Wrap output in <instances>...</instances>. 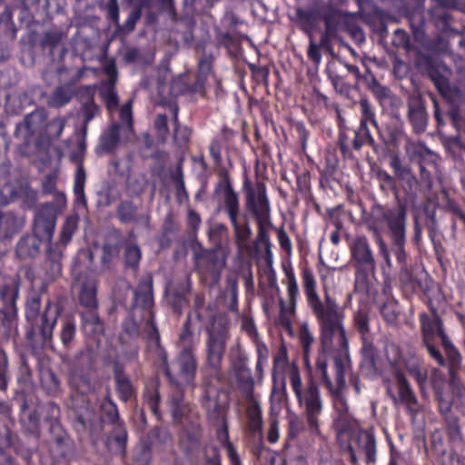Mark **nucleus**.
<instances>
[{
    "label": "nucleus",
    "mask_w": 465,
    "mask_h": 465,
    "mask_svg": "<svg viewBox=\"0 0 465 465\" xmlns=\"http://www.w3.org/2000/svg\"><path fill=\"white\" fill-rule=\"evenodd\" d=\"M98 413L91 405L87 395H74L71 398L69 415L74 430L79 435L88 434L92 444L100 440L104 424L114 425L121 422L116 402L112 398L110 389L99 404Z\"/></svg>",
    "instance_id": "nucleus-1"
},
{
    "label": "nucleus",
    "mask_w": 465,
    "mask_h": 465,
    "mask_svg": "<svg viewBox=\"0 0 465 465\" xmlns=\"http://www.w3.org/2000/svg\"><path fill=\"white\" fill-rule=\"evenodd\" d=\"M41 305V294L36 292L29 295L25 304V339L34 353L40 352L53 342L54 330L63 311L59 302L50 299L42 312Z\"/></svg>",
    "instance_id": "nucleus-2"
},
{
    "label": "nucleus",
    "mask_w": 465,
    "mask_h": 465,
    "mask_svg": "<svg viewBox=\"0 0 465 465\" xmlns=\"http://www.w3.org/2000/svg\"><path fill=\"white\" fill-rule=\"evenodd\" d=\"M66 195L58 193L54 203L39 204L34 213L33 232L20 237L15 245V255L21 261L35 259L44 242L53 240L58 213L66 206Z\"/></svg>",
    "instance_id": "nucleus-3"
},
{
    "label": "nucleus",
    "mask_w": 465,
    "mask_h": 465,
    "mask_svg": "<svg viewBox=\"0 0 465 465\" xmlns=\"http://www.w3.org/2000/svg\"><path fill=\"white\" fill-rule=\"evenodd\" d=\"M64 33L53 28L43 33L29 30L22 35L20 43L23 59L27 58L29 64H35L41 57H47L51 62L62 61L67 52L63 44Z\"/></svg>",
    "instance_id": "nucleus-4"
},
{
    "label": "nucleus",
    "mask_w": 465,
    "mask_h": 465,
    "mask_svg": "<svg viewBox=\"0 0 465 465\" xmlns=\"http://www.w3.org/2000/svg\"><path fill=\"white\" fill-rule=\"evenodd\" d=\"M242 191L245 193V207L253 215L258 226V240L264 246H272L267 226H272L271 221V205L267 195L266 184L256 181L253 186L248 176L247 170L243 172Z\"/></svg>",
    "instance_id": "nucleus-5"
},
{
    "label": "nucleus",
    "mask_w": 465,
    "mask_h": 465,
    "mask_svg": "<svg viewBox=\"0 0 465 465\" xmlns=\"http://www.w3.org/2000/svg\"><path fill=\"white\" fill-rule=\"evenodd\" d=\"M154 305L153 301V281L151 274L143 275L139 280L134 291V297L127 311L126 317L121 323L120 340L136 341L141 335V322L143 321V313L137 320L135 311L141 309L143 312L152 311Z\"/></svg>",
    "instance_id": "nucleus-6"
},
{
    "label": "nucleus",
    "mask_w": 465,
    "mask_h": 465,
    "mask_svg": "<svg viewBox=\"0 0 465 465\" xmlns=\"http://www.w3.org/2000/svg\"><path fill=\"white\" fill-rule=\"evenodd\" d=\"M438 340L440 342L444 355L438 351V365L446 367L448 377L438 371V382L446 381L453 396L460 397L465 391L459 371L461 369L462 356L459 349L444 331L443 322L438 316Z\"/></svg>",
    "instance_id": "nucleus-7"
},
{
    "label": "nucleus",
    "mask_w": 465,
    "mask_h": 465,
    "mask_svg": "<svg viewBox=\"0 0 465 465\" xmlns=\"http://www.w3.org/2000/svg\"><path fill=\"white\" fill-rule=\"evenodd\" d=\"M443 45L444 39L438 34V94L447 104V115L453 126L458 128L463 122L461 107L465 105V92L456 84H452L448 77L451 74V70L440 56Z\"/></svg>",
    "instance_id": "nucleus-8"
},
{
    "label": "nucleus",
    "mask_w": 465,
    "mask_h": 465,
    "mask_svg": "<svg viewBox=\"0 0 465 465\" xmlns=\"http://www.w3.org/2000/svg\"><path fill=\"white\" fill-rule=\"evenodd\" d=\"M21 278L14 274L5 291L0 297V344L16 342L19 337V299Z\"/></svg>",
    "instance_id": "nucleus-9"
},
{
    "label": "nucleus",
    "mask_w": 465,
    "mask_h": 465,
    "mask_svg": "<svg viewBox=\"0 0 465 465\" xmlns=\"http://www.w3.org/2000/svg\"><path fill=\"white\" fill-rule=\"evenodd\" d=\"M433 279L423 272L420 278L417 280V288L421 292V300L427 303L430 314L426 312L419 314L420 328L423 344L431 358L436 360V306L433 303Z\"/></svg>",
    "instance_id": "nucleus-10"
},
{
    "label": "nucleus",
    "mask_w": 465,
    "mask_h": 465,
    "mask_svg": "<svg viewBox=\"0 0 465 465\" xmlns=\"http://www.w3.org/2000/svg\"><path fill=\"white\" fill-rule=\"evenodd\" d=\"M79 215L77 213L68 215L61 228L59 241L47 242L44 269L48 277L54 279L62 274V259L65 246L71 242L74 233L78 227Z\"/></svg>",
    "instance_id": "nucleus-11"
},
{
    "label": "nucleus",
    "mask_w": 465,
    "mask_h": 465,
    "mask_svg": "<svg viewBox=\"0 0 465 465\" xmlns=\"http://www.w3.org/2000/svg\"><path fill=\"white\" fill-rule=\"evenodd\" d=\"M424 20L418 25L411 24L413 37L420 44L415 52V66L417 70L427 74L436 86V38L429 37L424 30Z\"/></svg>",
    "instance_id": "nucleus-12"
},
{
    "label": "nucleus",
    "mask_w": 465,
    "mask_h": 465,
    "mask_svg": "<svg viewBox=\"0 0 465 465\" xmlns=\"http://www.w3.org/2000/svg\"><path fill=\"white\" fill-rule=\"evenodd\" d=\"M289 378L292 389L295 394L299 405H305L306 413H322V401L318 383L310 374L306 381V389L303 391V384L300 374V369L295 361L290 367Z\"/></svg>",
    "instance_id": "nucleus-13"
},
{
    "label": "nucleus",
    "mask_w": 465,
    "mask_h": 465,
    "mask_svg": "<svg viewBox=\"0 0 465 465\" xmlns=\"http://www.w3.org/2000/svg\"><path fill=\"white\" fill-rule=\"evenodd\" d=\"M15 402L19 405V422L23 435L28 438L25 444H35L36 452L39 447L40 431V413L38 408L32 406V400L23 395L15 399Z\"/></svg>",
    "instance_id": "nucleus-14"
},
{
    "label": "nucleus",
    "mask_w": 465,
    "mask_h": 465,
    "mask_svg": "<svg viewBox=\"0 0 465 465\" xmlns=\"http://www.w3.org/2000/svg\"><path fill=\"white\" fill-rule=\"evenodd\" d=\"M60 361L68 367L71 374L76 378L87 391H92L94 385L92 381V361L90 354L84 350H78L74 355L61 353Z\"/></svg>",
    "instance_id": "nucleus-15"
},
{
    "label": "nucleus",
    "mask_w": 465,
    "mask_h": 465,
    "mask_svg": "<svg viewBox=\"0 0 465 465\" xmlns=\"http://www.w3.org/2000/svg\"><path fill=\"white\" fill-rule=\"evenodd\" d=\"M8 449H13L25 465H35L33 456L36 453L35 444H25L16 435H14L10 427L0 420V455H5Z\"/></svg>",
    "instance_id": "nucleus-16"
},
{
    "label": "nucleus",
    "mask_w": 465,
    "mask_h": 465,
    "mask_svg": "<svg viewBox=\"0 0 465 465\" xmlns=\"http://www.w3.org/2000/svg\"><path fill=\"white\" fill-rule=\"evenodd\" d=\"M341 322L339 318L329 316L321 323V345L316 358V367L321 371H326L328 368V354L334 349L332 343L339 333Z\"/></svg>",
    "instance_id": "nucleus-17"
},
{
    "label": "nucleus",
    "mask_w": 465,
    "mask_h": 465,
    "mask_svg": "<svg viewBox=\"0 0 465 465\" xmlns=\"http://www.w3.org/2000/svg\"><path fill=\"white\" fill-rule=\"evenodd\" d=\"M45 120V114L44 111L35 109L27 114L23 121L16 124L14 136L21 141L18 150L22 155H29L31 153V144L36 132V124H41Z\"/></svg>",
    "instance_id": "nucleus-18"
},
{
    "label": "nucleus",
    "mask_w": 465,
    "mask_h": 465,
    "mask_svg": "<svg viewBox=\"0 0 465 465\" xmlns=\"http://www.w3.org/2000/svg\"><path fill=\"white\" fill-rule=\"evenodd\" d=\"M47 445L52 459L55 461L67 460L74 451V442L62 424L48 428Z\"/></svg>",
    "instance_id": "nucleus-19"
},
{
    "label": "nucleus",
    "mask_w": 465,
    "mask_h": 465,
    "mask_svg": "<svg viewBox=\"0 0 465 465\" xmlns=\"http://www.w3.org/2000/svg\"><path fill=\"white\" fill-rule=\"evenodd\" d=\"M114 391L118 400L123 403L129 402L137 394V390L130 375L125 371L123 361L114 358L111 361Z\"/></svg>",
    "instance_id": "nucleus-20"
},
{
    "label": "nucleus",
    "mask_w": 465,
    "mask_h": 465,
    "mask_svg": "<svg viewBox=\"0 0 465 465\" xmlns=\"http://www.w3.org/2000/svg\"><path fill=\"white\" fill-rule=\"evenodd\" d=\"M226 339L222 331H209L206 340V368L213 372L222 369V361L225 353Z\"/></svg>",
    "instance_id": "nucleus-21"
},
{
    "label": "nucleus",
    "mask_w": 465,
    "mask_h": 465,
    "mask_svg": "<svg viewBox=\"0 0 465 465\" xmlns=\"http://www.w3.org/2000/svg\"><path fill=\"white\" fill-rule=\"evenodd\" d=\"M139 209L140 205H137L133 200H121L115 210L116 218L123 224L134 223L149 230L151 228L150 212H139Z\"/></svg>",
    "instance_id": "nucleus-22"
},
{
    "label": "nucleus",
    "mask_w": 465,
    "mask_h": 465,
    "mask_svg": "<svg viewBox=\"0 0 465 465\" xmlns=\"http://www.w3.org/2000/svg\"><path fill=\"white\" fill-rule=\"evenodd\" d=\"M84 154L78 151L72 152L70 154L71 161L76 164L74 177V209L77 211L87 210V197L85 195L84 187L86 182V173L84 167Z\"/></svg>",
    "instance_id": "nucleus-23"
},
{
    "label": "nucleus",
    "mask_w": 465,
    "mask_h": 465,
    "mask_svg": "<svg viewBox=\"0 0 465 465\" xmlns=\"http://www.w3.org/2000/svg\"><path fill=\"white\" fill-rule=\"evenodd\" d=\"M17 28L12 19L9 6H5L0 13V64L11 57L13 45L15 40Z\"/></svg>",
    "instance_id": "nucleus-24"
},
{
    "label": "nucleus",
    "mask_w": 465,
    "mask_h": 465,
    "mask_svg": "<svg viewBox=\"0 0 465 465\" xmlns=\"http://www.w3.org/2000/svg\"><path fill=\"white\" fill-rule=\"evenodd\" d=\"M222 390L212 383L206 384L200 399L201 406L205 411L206 418L210 421L223 420L224 425V407L220 401Z\"/></svg>",
    "instance_id": "nucleus-25"
},
{
    "label": "nucleus",
    "mask_w": 465,
    "mask_h": 465,
    "mask_svg": "<svg viewBox=\"0 0 465 465\" xmlns=\"http://www.w3.org/2000/svg\"><path fill=\"white\" fill-rule=\"evenodd\" d=\"M451 401H444L442 392L438 385V408L443 415L446 433L452 447H458L463 440L459 418L451 411Z\"/></svg>",
    "instance_id": "nucleus-26"
},
{
    "label": "nucleus",
    "mask_w": 465,
    "mask_h": 465,
    "mask_svg": "<svg viewBox=\"0 0 465 465\" xmlns=\"http://www.w3.org/2000/svg\"><path fill=\"white\" fill-rule=\"evenodd\" d=\"M194 345L192 342L184 344L175 357L178 366V376L187 384L194 381L198 368V360L194 352Z\"/></svg>",
    "instance_id": "nucleus-27"
},
{
    "label": "nucleus",
    "mask_w": 465,
    "mask_h": 465,
    "mask_svg": "<svg viewBox=\"0 0 465 465\" xmlns=\"http://www.w3.org/2000/svg\"><path fill=\"white\" fill-rule=\"evenodd\" d=\"M218 168V174L223 179L224 183L223 182L217 183L214 193H219L222 189L223 190L225 211L229 219L232 220L233 223H236V217H238L240 211L239 196L232 188L228 170L223 167V164Z\"/></svg>",
    "instance_id": "nucleus-28"
},
{
    "label": "nucleus",
    "mask_w": 465,
    "mask_h": 465,
    "mask_svg": "<svg viewBox=\"0 0 465 465\" xmlns=\"http://www.w3.org/2000/svg\"><path fill=\"white\" fill-rule=\"evenodd\" d=\"M81 330L84 336L94 343H100L104 336V322L95 310H84L79 312Z\"/></svg>",
    "instance_id": "nucleus-29"
},
{
    "label": "nucleus",
    "mask_w": 465,
    "mask_h": 465,
    "mask_svg": "<svg viewBox=\"0 0 465 465\" xmlns=\"http://www.w3.org/2000/svg\"><path fill=\"white\" fill-rule=\"evenodd\" d=\"M408 119L414 133L425 132L428 125V114L425 101L420 94H412L408 99Z\"/></svg>",
    "instance_id": "nucleus-30"
},
{
    "label": "nucleus",
    "mask_w": 465,
    "mask_h": 465,
    "mask_svg": "<svg viewBox=\"0 0 465 465\" xmlns=\"http://www.w3.org/2000/svg\"><path fill=\"white\" fill-rule=\"evenodd\" d=\"M397 200V206L389 208L386 223L391 231V240L402 242L406 238L407 205L400 199Z\"/></svg>",
    "instance_id": "nucleus-31"
},
{
    "label": "nucleus",
    "mask_w": 465,
    "mask_h": 465,
    "mask_svg": "<svg viewBox=\"0 0 465 465\" xmlns=\"http://www.w3.org/2000/svg\"><path fill=\"white\" fill-rule=\"evenodd\" d=\"M25 216L20 212L0 211V238L10 242L25 226Z\"/></svg>",
    "instance_id": "nucleus-32"
},
{
    "label": "nucleus",
    "mask_w": 465,
    "mask_h": 465,
    "mask_svg": "<svg viewBox=\"0 0 465 465\" xmlns=\"http://www.w3.org/2000/svg\"><path fill=\"white\" fill-rule=\"evenodd\" d=\"M191 291L190 283H178L174 287L164 290V302L177 316L183 314V309L189 304L187 294Z\"/></svg>",
    "instance_id": "nucleus-33"
},
{
    "label": "nucleus",
    "mask_w": 465,
    "mask_h": 465,
    "mask_svg": "<svg viewBox=\"0 0 465 465\" xmlns=\"http://www.w3.org/2000/svg\"><path fill=\"white\" fill-rule=\"evenodd\" d=\"M336 344L337 348L332 350L335 372L345 373L346 364L351 365V361L349 350V340L342 322H341L339 333L336 336Z\"/></svg>",
    "instance_id": "nucleus-34"
},
{
    "label": "nucleus",
    "mask_w": 465,
    "mask_h": 465,
    "mask_svg": "<svg viewBox=\"0 0 465 465\" xmlns=\"http://www.w3.org/2000/svg\"><path fill=\"white\" fill-rule=\"evenodd\" d=\"M438 209L450 215L453 230H456L460 225H462L465 229V213L462 212L460 204L450 197L445 189L438 191Z\"/></svg>",
    "instance_id": "nucleus-35"
},
{
    "label": "nucleus",
    "mask_w": 465,
    "mask_h": 465,
    "mask_svg": "<svg viewBox=\"0 0 465 465\" xmlns=\"http://www.w3.org/2000/svg\"><path fill=\"white\" fill-rule=\"evenodd\" d=\"M125 242L126 237L118 230L114 231L106 237L103 244L101 257V262L104 266L108 267L114 259L119 257Z\"/></svg>",
    "instance_id": "nucleus-36"
},
{
    "label": "nucleus",
    "mask_w": 465,
    "mask_h": 465,
    "mask_svg": "<svg viewBox=\"0 0 465 465\" xmlns=\"http://www.w3.org/2000/svg\"><path fill=\"white\" fill-rule=\"evenodd\" d=\"M76 322L73 316H66L61 321V327L59 331V339L62 343V348L59 351H53L60 358L61 353L65 352L71 355L72 350L74 348L76 343Z\"/></svg>",
    "instance_id": "nucleus-37"
},
{
    "label": "nucleus",
    "mask_w": 465,
    "mask_h": 465,
    "mask_svg": "<svg viewBox=\"0 0 465 465\" xmlns=\"http://www.w3.org/2000/svg\"><path fill=\"white\" fill-rule=\"evenodd\" d=\"M351 258L354 266L375 268V261L368 239L365 236L356 237L351 245Z\"/></svg>",
    "instance_id": "nucleus-38"
},
{
    "label": "nucleus",
    "mask_w": 465,
    "mask_h": 465,
    "mask_svg": "<svg viewBox=\"0 0 465 465\" xmlns=\"http://www.w3.org/2000/svg\"><path fill=\"white\" fill-rule=\"evenodd\" d=\"M11 13L18 12V19L26 26L38 23L36 16L40 12V0H13Z\"/></svg>",
    "instance_id": "nucleus-39"
},
{
    "label": "nucleus",
    "mask_w": 465,
    "mask_h": 465,
    "mask_svg": "<svg viewBox=\"0 0 465 465\" xmlns=\"http://www.w3.org/2000/svg\"><path fill=\"white\" fill-rule=\"evenodd\" d=\"M384 129L379 127L378 133L385 145L399 146L405 137L403 123L400 114H394Z\"/></svg>",
    "instance_id": "nucleus-40"
},
{
    "label": "nucleus",
    "mask_w": 465,
    "mask_h": 465,
    "mask_svg": "<svg viewBox=\"0 0 465 465\" xmlns=\"http://www.w3.org/2000/svg\"><path fill=\"white\" fill-rule=\"evenodd\" d=\"M418 215L424 217L429 229V236L436 252V202L433 198H428L427 202H422L416 208Z\"/></svg>",
    "instance_id": "nucleus-41"
},
{
    "label": "nucleus",
    "mask_w": 465,
    "mask_h": 465,
    "mask_svg": "<svg viewBox=\"0 0 465 465\" xmlns=\"http://www.w3.org/2000/svg\"><path fill=\"white\" fill-rule=\"evenodd\" d=\"M42 390L50 397H57L62 392V381L59 375L50 367L40 371Z\"/></svg>",
    "instance_id": "nucleus-42"
},
{
    "label": "nucleus",
    "mask_w": 465,
    "mask_h": 465,
    "mask_svg": "<svg viewBox=\"0 0 465 465\" xmlns=\"http://www.w3.org/2000/svg\"><path fill=\"white\" fill-rule=\"evenodd\" d=\"M295 14L301 30L312 38V31L316 29L319 21L322 18L320 10L317 8L303 9L299 7L296 9Z\"/></svg>",
    "instance_id": "nucleus-43"
},
{
    "label": "nucleus",
    "mask_w": 465,
    "mask_h": 465,
    "mask_svg": "<svg viewBox=\"0 0 465 465\" xmlns=\"http://www.w3.org/2000/svg\"><path fill=\"white\" fill-rule=\"evenodd\" d=\"M106 438L107 446H113L118 453L124 454L127 449L128 431L124 421L113 425Z\"/></svg>",
    "instance_id": "nucleus-44"
},
{
    "label": "nucleus",
    "mask_w": 465,
    "mask_h": 465,
    "mask_svg": "<svg viewBox=\"0 0 465 465\" xmlns=\"http://www.w3.org/2000/svg\"><path fill=\"white\" fill-rule=\"evenodd\" d=\"M79 304L85 310L98 309L97 284L94 281H85L82 283L79 296Z\"/></svg>",
    "instance_id": "nucleus-45"
},
{
    "label": "nucleus",
    "mask_w": 465,
    "mask_h": 465,
    "mask_svg": "<svg viewBox=\"0 0 465 465\" xmlns=\"http://www.w3.org/2000/svg\"><path fill=\"white\" fill-rule=\"evenodd\" d=\"M153 459V442L149 437L142 438L133 450V465H149Z\"/></svg>",
    "instance_id": "nucleus-46"
},
{
    "label": "nucleus",
    "mask_w": 465,
    "mask_h": 465,
    "mask_svg": "<svg viewBox=\"0 0 465 465\" xmlns=\"http://www.w3.org/2000/svg\"><path fill=\"white\" fill-rule=\"evenodd\" d=\"M95 206L97 210L102 211L111 206L121 196L117 188L110 182L104 183L101 188L96 192Z\"/></svg>",
    "instance_id": "nucleus-47"
},
{
    "label": "nucleus",
    "mask_w": 465,
    "mask_h": 465,
    "mask_svg": "<svg viewBox=\"0 0 465 465\" xmlns=\"http://www.w3.org/2000/svg\"><path fill=\"white\" fill-rule=\"evenodd\" d=\"M159 387V382L153 381L146 384L143 391V399L144 403L148 406L152 413L157 418H160L162 415L160 410L161 394Z\"/></svg>",
    "instance_id": "nucleus-48"
},
{
    "label": "nucleus",
    "mask_w": 465,
    "mask_h": 465,
    "mask_svg": "<svg viewBox=\"0 0 465 465\" xmlns=\"http://www.w3.org/2000/svg\"><path fill=\"white\" fill-rule=\"evenodd\" d=\"M124 265L127 270L137 272L142 259V251L139 245L126 238L124 246Z\"/></svg>",
    "instance_id": "nucleus-49"
},
{
    "label": "nucleus",
    "mask_w": 465,
    "mask_h": 465,
    "mask_svg": "<svg viewBox=\"0 0 465 465\" xmlns=\"http://www.w3.org/2000/svg\"><path fill=\"white\" fill-rule=\"evenodd\" d=\"M75 92L70 84H60L55 87L48 99V105L60 108L67 104L74 96Z\"/></svg>",
    "instance_id": "nucleus-50"
},
{
    "label": "nucleus",
    "mask_w": 465,
    "mask_h": 465,
    "mask_svg": "<svg viewBox=\"0 0 465 465\" xmlns=\"http://www.w3.org/2000/svg\"><path fill=\"white\" fill-rule=\"evenodd\" d=\"M399 388V401L411 411V406L417 403V399L411 388V385L404 374L399 372L396 375Z\"/></svg>",
    "instance_id": "nucleus-51"
},
{
    "label": "nucleus",
    "mask_w": 465,
    "mask_h": 465,
    "mask_svg": "<svg viewBox=\"0 0 465 465\" xmlns=\"http://www.w3.org/2000/svg\"><path fill=\"white\" fill-rule=\"evenodd\" d=\"M361 369L367 371L368 374H373L377 371V361L375 348L371 343L364 342L361 349Z\"/></svg>",
    "instance_id": "nucleus-52"
},
{
    "label": "nucleus",
    "mask_w": 465,
    "mask_h": 465,
    "mask_svg": "<svg viewBox=\"0 0 465 465\" xmlns=\"http://www.w3.org/2000/svg\"><path fill=\"white\" fill-rule=\"evenodd\" d=\"M418 185L419 191L421 194L425 196V201H428V198H433L436 201V193L432 192L433 188V178L431 172L427 169V167L422 166L420 163V179L417 180L415 185Z\"/></svg>",
    "instance_id": "nucleus-53"
},
{
    "label": "nucleus",
    "mask_w": 465,
    "mask_h": 465,
    "mask_svg": "<svg viewBox=\"0 0 465 465\" xmlns=\"http://www.w3.org/2000/svg\"><path fill=\"white\" fill-rule=\"evenodd\" d=\"M304 292L307 296L308 302L312 304L313 312L320 319L321 323L322 322V321L324 319H326L329 316L333 317V318H338L337 316H335V314H336L335 308H331V307H329V309H328V315L325 316V309H324L322 302H321V300L319 298L316 289L306 290Z\"/></svg>",
    "instance_id": "nucleus-54"
},
{
    "label": "nucleus",
    "mask_w": 465,
    "mask_h": 465,
    "mask_svg": "<svg viewBox=\"0 0 465 465\" xmlns=\"http://www.w3.org/2000/svg\"><path fill=\"white\" fill-rule=\"evenodd\" d=\"M218 437L220 438L222 446L225 449L228 460L231 465H242L240 455L233 443L230 440L227 425L225 424Z\"/></svg>",
    "instance_id": "nucleus-55"
},
{
    "label": "nucleus",
    "mask_w": 465,
    "mask_h": 465,
    "mask_svg": "<svg viewBox=\"0 0 465 465\" xmlns=\"http://www.w3.org/2000/svg\"><path fill=\"white\" fill-rule=\"evenodd\" d=\"M239 371L246 372V376L237 373L236 381L241 392L248 399L253 396L254 380L252 376L251 370L244 364L239 367Z\"/></svg>",
    "instance_id": "nucleus-56"
},
{
    "label": "nucleus",
    "mask_w": 465,
    "mask_h": 465,
    "mask_svg": "<svg viewBox=\"0 0 465 465\" xmlns=\"http://www.w3.org/2000/svg\"><path fill=\"white\" fill-rule=\"evenodd\" d=\"M213 61L214 56L213 53H207L206 50L203 49V54L197 62L195 76L207 82L209 76L213 74Z\"/></svg>",
    "instance_id": "nucleus-57"
},
{
    "label": "nucleus",
    "mask_w": 465,
    "mask_h": 465,
    "mask_svg": "<svg viewBox=\"0 0 465 465\" xmlns=\"http://www.w3.org/2000/svg\"><path fill=\"white\" fill-rule=\"evenodd\" d=\"M206 84L204 80L195 76L193 83H177L178 88L176 90L177 94H199L203 97L206 94Z\"/></svg>",
    "instance_id": "nucleus-58"
},
{
    "label": "nucleus",
    "mask_w": 465,
    "mask_h": 465,
    "mask_svg": "<svg viewBox=\"0 0 465 465\" xmlns=\"http://www.w3.org/2000/svg\"><path fill=\"white\" fill-rule=\"evenodd\" d=\"M40 410L43 414L44 422L48 424V428L54 424H61V409L57 403L52 401H46L40 406Z\"/></svg>",
    "instance_id": "nucleus-59"
},
{
    "label": "nucleus",
    "mask_w": 465,
    "mask_h": 465,
    "mask_svg": "<svg viewBox=\"0 0 465 465\" xmlns=\"http://www.w3.org/2000/svg\"><path fill=\"white\" fill-rule=\"evenodd\" d=\"M272 387L271 391V399L277 397L278 401L282 402L287 396L284 372L272 371Z\"/></svg>",
    "instance_id": "nucleus-60"
},
{
    "label": "nucleus",
    "mask_w": 465,
    "mask_h": 465,
    "mask_svg": "<svg viewBox=\"0 0 465 465\" xmlns=\"http://www.w3.org/2000/svg\"><path fill=\"white\" fill-rule=\"evenodd\" d=\"M355 137L363 141L367 145L371 146L376 154H380L383 151V146L376 143L371 134L368 124L365 122L360 123L358 128L355 130Z\"/></svg>",
    "instance_id": "nucleus-61"
},
{
    "label": "nucleus",
    "mask_w": 465,
    "mask_h": 465,
    "mask_svg": "<svg viewBox=\"0 0 465 465\" xmlns=\"http://www.w3.org/2000/svg\"><path fill=\"white\" fill-rule=\"evenodd\" d=\"M389 208H384L381 204H374L367 220L369 229L377 231L381 224L386 223Z\"/></svg>",
    "instance_id": "nucleus-62"
},
{
    "label": "nucleus",
    "mask_w": 465,
    "mask_h": 465,
    "mask_svg": "<svg viewBox=\"0 0 465 465\" xmlns=\"http://www.w3.org/2000/svg\"><path fill=\"white\" fill-rule=\"evenodd\" d=\"M361 448L362 449L366 463H375L377 460L376 453H377V446H376V439L373 433L366 432L362 442L361 444Z\"/></svg>",
    "instance_id": "nucleus-63"
},
{
    "label": "nucleus",
    "mask_w": 465,
    "mask_h": 465,
    "mask_svg": "<svg viewBox=\"0 0 465 465\" xmlns=\"http://www.w3.org/2000/svg\"><path fill=\"white\" fill-rule=\"evenodd\" d=\"M203 456L206 465H222L220 448L214 444H204Z\"/></svg>",
    "instance_id": "nucleus-64"
}]
</instances>
